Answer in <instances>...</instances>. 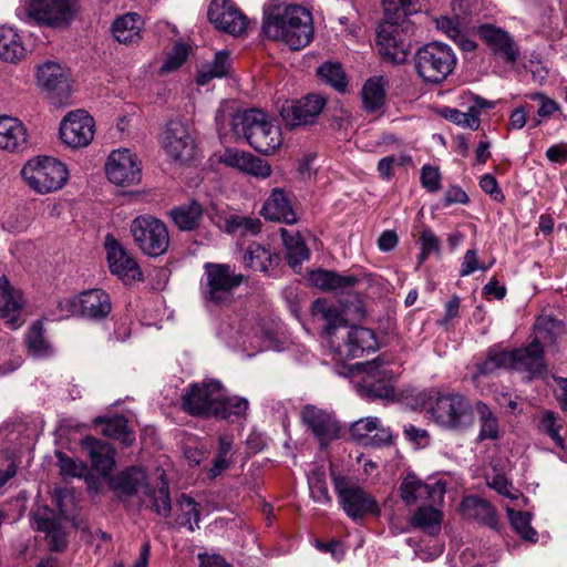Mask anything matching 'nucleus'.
<instances>
[{"label": "nucleus", "mask_w": 567, "mask_h": 567, "mask_svg": "<svg viewBox=\"0 0 567 567\" xmlns=\"http://www.w3.org/2000/svg\"><path fill=\"white\" fill-rule=\"evenodd\" d=\"M313 316L324 321L323 333L334 359L341 362L374 352L379 343L374 332L364 327H348L339 311L326 300L317 299L312 303Z\"/></svg>", "instance_id": "obj_1"}, {"label": "nucleus", "mask_w": 567, "mask_h": 567, "mask_svg": "<svg viewBox=\"0 0 567 567\" xmlns=\"http://www.w3.org/2000/svg\"><path fill=\"white\" fill-rule=\"evenodd\" d=\"M215 121L220 134L226 132V123L229 121L234 135L244 137L260 153H274L281 145L279 126L261 110L235 112L231 105L225 103L217 110Z\"/></svg>", "instance_id": "obj_2"}, {"label": "nucleus", "mask_w": 567, "mask_h": 567, "mask_svg": "<svg viewBox=\"0 0 567 567\" xmlns=\"http://www.w3.org/2000/svg\"><path fill=\"white\" fill-rule=\"evenodd\" d=\"M422 0H383L384 22L379 25L380 54L389 62H405L410 51L412 25L406 17L421 10Z\"/></svg>", "instance_id": "obj_3"}, {"label": "nucleus", "mask_w": 567, "mask_h": 567, "mask_svg": "<svg viewBox=\"0 0 567 567\" xmlns=\"http://www.w3.org/2000/svg\"><path fill=\"white\" fill-rule=\"evenodd\" d=\"M262 31L271 40L301 50L313 38L311 13L299 4L270 3L264 10Z\"/></svg>", "instance_id": "obj_4"}, {"label": "nucleus", "mask_w": 567, "mask_h": 567, "mask_svg": "<svg viewBox=\"0 0 567 567\" xmlns=\"http://www.w3.org/2000/svg\"><path fill=\"white\" fill-rule=\"evenodd\" d=\"M545 340H534L527 347L515 351L491 349L484 362L478 364L477 374H488L499 368L513 369L526 374L527 380L542 374L545 369L543 344Z\"/></svg>", "instance_id": "obj_5"}, {"label": "nucleus", "mask_w": 567, "mask_h": 567, "mask_svg": "<svg viewBox=\"0 0 567 567\" xmlns=\"http://www.w3.org/2000/svg\"><path fill=\"white\" fill-rule=\"evenodd\" d=\"M423 405L433 422L446 430H464L474 420L472 405L461 393L431 391Z\"/></svg>", "instance_id": "obj_6"}, {"label": "nucleus", "mask_w": 567, "mask_h": 567, "mask_svg": "<svg viewBox=\"0 0 567 567\" xmlns=\"http://www.w3.org/2000/svg\"><path fill=\"white\" fill-rule=\"evenodd\" d=\"M244 281L228 264L206 262L200 281V296L206 305L227 306L234 300L235 290Z\"/></svg>", "instance_id": "obj_7"}, {"label": "nucleus", "mask_w": 567, "mask_h": 567, "mask_svg": "<svg viewBox=\"0 0 567 567\" xmlns=\"http://www.w3.org/2000/svg\"><path fill=\"white\" fill-rule=\"evenodd\" d=\"M21 175L32 190L42 195L61 189L69 178L66 166L50 156L31 158L23 166Z\"/></svg>", "instance_id": "obj_8"}, {"label": "nucleus", "mask_w": 567, "mask_h": 567, "mask_svg": "<svg viewBox=\"0 0 567 567\" xmlns=\"http://www.w3.org/2000/svg\"><path fill=\"white\" fill-rule=\"evenodd\" d=\"M417 74L430 83L445 80L456 65L452 49L441 42H431L419 49L414 56Z\"/></svg>", "instance_id": "obj_9"}, {"label": "nucleus", "mask_w": 567, "mask_h": 567, "mask_svg": "<svg viewBox=\"0 0 567 567\" xmlns=\"http://www.w3.org/2000/svg\"><path fill=\"white\" fill-rule=\"evenodd\" d=\"M333 483L339 505L349 518L358 520L368 515H380L375 498L359 484L343 476H333Z\"/></svg>", "instance_id": "obj_10"}, {"label": "nucleus", "mask_w": 567, "mask_h": 567, "mask_svg": "<svg viewBox=\"0 0 567 567\" xmlns=\"http://www.w3.org/2000/svg\"><path fill=\"white\" fill-rule=\"evenodd\" d=\"M130 231L140 250L150 257L164 255L169 247V233L164 221L150 216H138L132 223Z\"/></svg>", "instance_id": "obj_11"}, {"label": "nucleus", "mask_w": 567, "mask_h": 567, "mask_svg": "<svg viewBox=\"0 0 567 567\" xmlns=\"http://www.w3.org/2000/svg\"><path fill=\"white\" fill-rule=\"evenodd\" d=\"M80 10L79 0H28L25 13L39 25L61 29L68 28Z\"/></svg>", "instance_id": "obj_12"}, {"label": "nucleus", "mask_w": 567, "mask_h": 567, "mask_svg": "<svg viewBox=\"0 0 567 567\" xmlns=\"http://www.w3.org/2000/svg\"><path fill=\"white\" fill-rule=\"evenodd\" d=\"M59 308L66 316L102 320L110 315L112 302L110 296L104 290L90 289L74 297L61 300Z\"/></svg>", "instance_id": "obj_13"}, {"label": "nucleus", "mask_w": 567, "mask_h": 567, "mask_svg": "<svg viewBox=\"0 0 567 567\" xmlns=\"http://www.w3.org/2000/svg\"><path fill=\"white\" fill-rule=\"evenodd\" d=\"M220 389L219 381L189 384L182 394V410L196 417L213 416L217 400L220 398Z\"/></svg>", "instance_id": "obj_14"}, {"label": "nucleus", "mask_w": 567, "mask_h": 567, "mask_svg": "<svg viewBox=\"0 0 567 567\" xmlns=\"http://www.w3.org/2000/svg\"><path fill=\"white\" fill-rule=\"evenodd\" d=\"M378 362L379 360H374L357 364L358 369L364 372L358 383V391L368 399H392L394 396L392 372Z\"/></svg>", "instance_id": "obj_15"}, {"label": "nucleus", "mask_w": 567, "mask_h": 567, "mask_svg": "<svg viewBox=\"0 0 567 567\" xmlns=\"http://www.w3.org/2000/svg\"><path fill=\"white\" fill-rule=\"evenodd\" d=\"M109 181L117 186H132L141 182L142 169L136 154L127 148L113 151L106 161Z\"/></svg>", "instance_id": "obj_16"}, {"label": "nucleus", "mask_w": 567, "mask_h": 567, "mask_svg": "<svg viewBox=\"0 0 567 567\" xmlns=\"http://www.w3.org/2000/svg\"><path fill=\"white\" fill-rule=\"evenodd\" d=\"M327 100L319 94H308L296 101H287L280 115L289 127L313 124L326 106Z\"/></svg>", "instance_id": "obj_17"}, {"label": "nucleus", "mask_w": 567, "mask_h": 567, "mask_svg": "<svg viewBox=\"0 0 567 567\" xmlns=\"http://www.w3.org/2000/svg\"><path fill=\"white\" fill-rule=\"evenodd\" d=\"M94 136V120L83 110L70 112L60 124L62 142L72 147H84Z\"/></svg>", "instance_id": "obj_18"}, {"label": "nucleus", "mask_w": 567, "mask_h": 567, "mask_svg": "<svg viewBox=\"0 0 567 567\" xmlns=\"http://www.w3.org/2000/svg\"><path fill=\"white\" fill-rule=\"evenodd\" d=\"M163 148L175 162H187L194 157L195 143L188 126L181 121L167 123L163 133Z\"/></svg>", "instance_id": "obj_19"}, {"label": "nucleus", "mask_w": 567, "mask_h": 567, "mask_svg": "<svg viewBox=\"0 0 567 567\" xmlns=\"http://www.w3.org/2000/svg\"><path fill=\"white\" fill-rule=\"evenodd\" d=\"M105 249L110 270L126 284L143 280V272L136 260L127 254L121 244L112 236L105 238Z\"/></svg>", "instance_id": "obj_20"}, {"label": "nucleus", "mask_w": 567, "mask_h": 567, "mask_svg": "<svg viewBox=\"0 0 567 567\" xmlns=\"http://www.w3.org/2000/svg\"><path fill=\"white\" fill-rule=\"evenodd\" d=\"M444 494L445 484L442 481L426 484L413 474L406 475L400 485L401 498L408 505L425 501L431 504H439L443 502Z\"/></svg>", "instance_id": "obj_21"}, {"label": "nucleus", "mask_w": 567, "mask_h": 567, "mask_svg": "<svg viewBox=\"0 0 567 567\" xmlns=\"http://www.w3.org/2000/svg\"><path fill=\"white\" fill-rule=\"evenodd\" d=\"M302 423L322 445L339 437L340 424L328 411L315 405H306L301 411Z\"/></svg>", "instance_id": "obj_22"}, {"label": "nucleus", "mask_w": 567, "mask_h": 567, "mask_svg": "<svg viewBox=\"0 0 567 567\" xmlns=\"http://www.w3.org/2000/svg\"><path fill=\"white\" fill-rule=\"evenodd\" d=\"M208 19L219 30L239 35L247 28L246 17L229 0H214L208 8Z\"/></svg>", "instance_id": "obj_23"}, {"label": "nucleus", "mask_w": 567, "mask_h": 567, "mask_svg": "<svg viewBox=\"0 0 567 567\" xmlns=\"http://www.w3.org/2000/svg\"><path fill=\"white\" fill-rule=\"evenodd\" d=\"M22 292L12 287L6 276L0 277V318L7 327L16 330L22 326Z\"/></svg>", "instance_id": "obj_24"}, {"label": "nucleus", "mask_w": 567, "mask_h": 567, "mask_svg": "<svg viewBox=\"0 0 567 567\" xmlns=\"http://www.w3.org/2000/svg\"><path fill=\"white\" fill-rule=\"evenodd\" d=\"M480 37L491 47L493 52L501 55L507 63H515L519 51L512 37L503 29L486 23L478 28Z\"/></svg>", "instance_id": "obj_25"}, {"label": "nucleus", "mask_w": 567, "mask_h": 567, "mask_svg": "<svg viewBox=\"0 0 567 567\" xmlns=\"http://www.w3.org/2000/svg\"><path fill=\"white\" fill-rule=\"evenodd\" d=\"M81 447L91 461L92 467L106 477L115 466V450L106 442L93 436H85Z\"/></svg>", "instance_id": "obj_26"}, {"label": "nucleus", "mask_w": 567, "mask_h": 567, "mask_svg": "<svg viewBox=\"0 0 567 567\" xmlns=\"http://www.w3.org/2000/svg\"><path fill=\"white\" fill-rule=\"evenodd\" d=\"M227 166L238 168L255 177L266 178L271 174L270 165L250 153L227 148L220 157Z\"/></svg>", "instance_id": "obj_27"}, {"label": "nucleus", "mask_w": 567, "mask_h": 567, "mask_svg": "<svg viewBox=\"0 0 567 567\" xmlns=\"http://www.w3.org/2000/svg\"><path fill=\"white\" fill-rule=\"evenodd\" d=\"M38 83L52 95L61 99L69 92L68 75L64 68L48 61L38 68Z\"/></svg>", "instance_id": "obj_28"}, {"label": "nucleus", "mask_w": 567, "mask_h": 567, "mask_svg": "<svg viewBox=\"0 0 567 567\" xmlns=\"http://www.w3.org/2000/svg\"><path fill=\"white\" fill-rule=\"evenodd\" d=\"M261 214L269 220L286 223L289 225L298 220L290 199L281 188L272 189L269 197L264 203Z\"/></svg>", "instance_id": "obj_29"}, {"label": "nucleus", "mask_w": 567, "mask_h": 567, "mask_svg": "<svg viewBox=\"0 0 567 567\" xmlns=\"http://www.w3.org/2000/svg\"><path fill=\"white\" fill-rule=\"evenodd\" d=\"M34 524L38 530L47 533L51 550L61 551L66 546V537L63 532L60 517L52 511L44 508L33 515Z\"/></svg>", "instance_id": "obj_30"}, {"label": "nucleus", "mask_w": 567, "mask_h": 567, "mask_svg": "<svg viewBox=\"0 0 567 567\" xmlns=\"http://www.w3.org/2000/svg\"><path fill=\"white\" fill-rule=\"evenodd\" d=\"M111 487L126 496H133L148 492L144 471L131 467L114 476L110 481Z\"/></svg>", "instance_id": "obj_31"}, {"label": "nucleus", "mask_w": 567, "mask_h": 567, "mask_svg": "<svg viewBox=\"0 0 567 567\" xmlns=\"http://www.w3.org/2000/svg\"><path fill=\"white\" fill-rule=\"evenodd\" d=\"M311 284L322 290L343 292L354 287L359 278L353 275H340L332 270L317 269L310 272Z\"/></svg>", "instance_id": "obj_32"}, {"label": "nucleus", "mask_w": 567, "mask_h": 567, "mask_svg": "<svg viewBox=\"0 0 567 567\" xmlns=\"http://www.w3.org/2000/svg\"><path fill=\"white\" fill-rule=\"evenodd\" d=\"M204 207L197 200H189L171 209L169 216L182 231H192L200 226Z\"/></svg>", "instance_id": "obj_33"}, {"label": "nucleus", "mask_w": 567, "mask_h": 567, "mask_svg": "<svg viewBox=\"0 0 567 567\" xmlns=\"http://www.w3.org/2000/svg\"><path fill=\"white\" fill-rule=\"evenodd\" d=\"M27 143V131L16 117L0 116V148L7 151L19 150Z\"/></svg>", "instance_id": "obj_34"}, {"label": "nucleus", "mask_w": 567, "mask_h": 567, "mask_svg": "<svg viewBox=\"0 0 567 567\" xmlns=\"http://www.w3.org/2000/svg\"><path fill=\"white\" fill-rule=\"evenodd\" d=\"M27 49L18 31L8 25L0 27V60L17 63L24 59Z\"/></svg>", "instance_id": "obj_35"}, {"label": "nucleus", "mask_w": 567, "mask_h": 567, "mask_svg": "<svg viewBox=\"0 0 567 567\" xmlns=\"http://www.w3.org/2000/svg\"><path fill=\"white\" fill-rule=\"evenodd\" d=\"M462 511L468 518L495 528L497 518L494 507L484 498L467 496L462 501Z\"/></svg>", "instance_id": "obj_36"}, {"label": "nucleus", "mask_w": 567, "mask_h": 567, "mask_svg": "<svg viewBox=\"0 0 567 567\" xmlns=\"http://www.w3.org/2000/svg\"><path fill=\"white\" fill-rule=\"evenodd\" d=\"M142 18L130 12L117 18L112 27L114 38L125 44L135 43L141 39Z\"/></svg>", "instance_id": "obj_37"}, {"label": "nucleus", "mask_w": 567, "mask_h": 567, "mask_svg": "<svg viewBox=\"0 0 567 567\" xmlns=\"http://www.w3.org/2000/svg\"><path fill=\"white\" fill-rule=\"evenodd\" d=\"M56 458L60 474L64 478L84 477L89 489L93 493L99 492V486L95 478L92 475H86L87 466L84 462L72 458L62 452L56 453Z\"/></svg>", "instance_id": "obj_38"}, {"label": "nucleus", "mask_w": 567, "mask_h": 567, "mask_svg": "<svg viewBox=\"0 0 567 567\" xmlns=\"http://www.w3.org/2000/svg\"><path fill=\"white\" fill-rule=\"evenodd\" d=\"M243 260L247 268L254 271L267 272L271 266L278 264L279 257L270 252L265 246L252 243L246 249Z\"/></svg>", "instance_id": "obj_39"}, {"label": "nucleus", "mask_w": 567, "mask_h": 567, "mask_svg": "<svg viewBox=\"0 0 567 567\" xmlns=\"http://www.w3.org/2000/svg\"><path fill=\"white\" fill-rule=\"evenodd\" d=\"M281 238L286 248V259L293 269L301 266L310 257V251L298 233L281 229Z\"/></svg>", "instance_id": "obj_40"}, {"label": "nucleus", "mask_w": 567, "mask_h": 567, "mask_svg": "<svg viewBox=\"0 0 567 567\" xmlns=\"http://www.w3.org/2000/svg\"><path fill=\"white\" fill-rule=\"evenodd\" d=\"M217 406L214 409V417L226 420L230 416L241 417L246 414L249 403L246 399L239 396H228L224 386L220 389V398H218Z\"/></svg>", "instance_id": "obj_41"}, {"label": "nucleus", "mask_w": 567, "mask_h": 567, "mask_svg": "<svg viewBox=\"0 0 567 567\" xmlns=\"http://www.w3.org/2000/svg\"><path fill=\"white\" fill-rule=\"evenodd\" d=\"M262 223L259 218L231 214L224 218V225L219 226L228 235H257L261 230Z\"/></svg>", "instance_id": "obj_42"}, {"label": "nucleus", "mask_w": 567, "mask_h": 567, "mask_svg": "<svg viewBox=\"0 0 567 567\" xmlns=\"http://www.w3.org/2000/svg\"><path fill=\"white\" fill-rule=\"evenodd\" d=\"M143 494L147 495L151 499V508L159 516L165 518L171 516L172 513V503L169 497V487L168 483L165 480V474L162 473L158 477V482L155 488H150L148 492H144Z\"/></svg>", "instance_id": "obj_43"}, {"label": "nucleus", "mask_w": 567, "mask_h": 567, "mask_svg": "<svg viewBox=\"0 0 567 567\" xmlns=\"http://www.w3.org/2000/svg\"><path fill=\"white\" fill-rule=\"evenodd\" d=\"M476 413L478 415L480 433L478 441L496 440L499 434V422L497 415L484 402L476 403Z\"/></svg>", "instance_id": "obj_44"}, {"label": "nucleus", "mask_w": 567, "mask_h": 567, "mask_svg": "<svg viewBox=\"0 0 567 567\" xmlns=\"http://www.w3.org/2000/svg\"><path fill=\"white\" fill-rule=\"evenodd\" d=\"M178 508L181 514L175 520L178 527L187 526L190 532L199 527L200 505L193 497L182 494L178 499Z\"/></svg>", "instance_id": "obj_45"}, {"label": "nucleus", "mask_w": 567, "mask_h": 567, "mask_svg": "<svg viewBox=\"0 0 567 567\" xmlns=\"http://www.w3.org/2000/svg\"><path fill=\"white\" fill-rule=\"evenodd\" d=\"M361 97L367 112H377L383 105L385 99L382 79H369L362 87Z\"/></svg>", "instance_id": "obj_46"}, {"label": "nucleus", "mask_w": 567, "mask_h": 567, "mask_svg": "<svg viewBox=\"0 0 567 567\" xmlns=\"http://www.w3.org/2000/svg\"><path fill=\"white\" fill-rule=\"evenodd\" d=\"M25 343L28 352L32 357L45 358L52 354L51 344L44 338L43 324L41 321H35L29 328L25 336Z\"/></svg>", "instance_id": "obj_47"}, {"label": "nucleus", "mask_w": 567, "mask_h": 567, "mask_svg": "<svg viewBox=\"0 0 567 567\" xmlns=\"http://www.w3.org/2000/svg\"><path fill=\"white\" fill-rule=\"evenodd\" d=\"M442 513L431 506H421L411 518V524L430 535L439 534L441 529Z\"/></svg>", "instance_id": "obj_48"}, {"label": "nucleus", "mask_w": 567, "mask_h": 567, "mask_svg": "<svg viewBox=\"0 0 567 567\" xmlns=\"http://www.w3.org/2000/svg\"><path fill=\"white\" fill-rule=\"evenodd\" d=\"M229 65V53L227 51L216 52L214 60L210 63L203 65L199 70L197 83L199 85H205L215 78H223L227 75Z\"/></svg>", "instance_id": "obj_49"}, {"label": "nucleus", "mask_w": 567, "mask_h": 567, "mask_svg": "<svg viewBox=\"0 0 567 567\" xmlns=\"http://www.w3.org/2000/svg\"><path fill=\"white\" fill-rule=\"evenodd\" d=\"M563 429V421L555 412L546 410L539 413L538 430L548 435L558 447H564V439L560 435Z\"/></svg>", "instance_id": "obj_50"}, {"label": "nucleus", "mask_w": 567, "mask_h": 567, "mask_svg": "<svg viewBox=\"0 0 567 567\" xmlns=\"http://www.w3.org/2000/svg\"><path fill=\"white\" fill-rule=\"evenodd\" d=\"M102 433L125 445H131L135 440L133 432L128 429L127 420L123 415L106 420Z\"/></svg>", "instance_id": "obj_51"}, {"label": "nucleus", "mask_w": 567, "mask_h": 567, "mask_svg": "<svg viewBox=\"0 0 567 567\" xmlns=\"http://www.w3.org/2000/svg\"><path fill=\"white\" fill-rule=\"evenodd\" d=\"M233 439L228 435H221L218 440L217 455L213 466L208 470L209 478L214 480L227 470L231 463Z\"/></svg>", "instance_id": "obj_52"}, {"label": "nucleus", "mask_w": 567, "mask_h": 567, "mask_svg": "<svg viewBox=\"0 0 567 567\" xmlns=\"http://www.w3.org/2000/svg\"><path fill=\"white\" fill-rule=\"evenodd\" d=\"M308 485L311 498L319 504H331L324 473L313 470L308 474Z\"/></svg>", "instance_id": "obj_53"}, {"label": "nucleus", "mask_w": 567, "mask_h": 567, "mask_svg": "<svg viewBox=\"0 0 567 567\" xmlns=\"http://www.w3.org/2000/svg\"><path fill=\"white\" fill-rule=\"evenodd\" d=\"M317 74L339 92L347 89V79L339 63H323L317 70Z\"/></svg>", "instance_id": "obj_54"}, {"label": "nucleus", "mask_w": 567, "mask_h": 567, "mask_svg": "<svg viewBox=\"0 0 567 567\" xmlns=\"http://www.w3.org/2000/svg\"><path fill=\"white\" fill-rule=\"evenodd\" d=\"M462 0L453 1V17H442L436 20L437 28L453 40H456L461 35L462 29L465 24L464 18L461 17L456 9V6L460 9L462 8Z\"/></svg>", "instance_id": "obj_55"}, {"label": "nucleus", "mask_w": 567, "mask_h": 567, "mask_svg": "<svg viewBox=\"0 0 567 567\" xmlns=\"http://www.w3.org/2000/svg\"><path fill=\"white\" fill-rule=\"evenodd\" d=\"M445 117L456 125L476 131L481 125L480 111L476 107H468L466 112L457 109H446Z\"/></svg>", "instance_id": "obj_56"}, {"label": "nucleus", "mask_w": 567, "mask_h": 567, "mask_svg": "<svg viewBox=\"0 0 567 567\" xmlns=\"http://www.w3.org/2000/svg\"><path fill=\"white\" fill-rule=\"evenodd\" d=\"M509 519L520 537L530 543L537 542V532L530 526L532 516L527 512L509 511Z\"/></svg>", "instance_id": "obj_57"}, {"label": "nucleus", "mask_w": 567, "mask_h": 567, "mask_svg": "<svg viewBox=\"0 0 567 567\" xmlns=\"http://www.w3.org/2000/svg\"><path fill=\"white\" fill-rule=\"evenodd\" d=\"M421 254L420 261L425 260L431 254H439L441 241L439 237L427 227H424L420 235Z\"/></svg>", "instance_id": "obj_58"}, {"label": "nucleus", "mask_w": 567, "mask_h": 567, "mask_svg": "<svg viewBox=\"0 0 567 567\" xmlns=\"http://www.w3.org/2000/svg\"><path fill=\"white\" fill-rule=\"evenodd\" d=\"M379 420L375 416L360 419L351 424L350 432L357 439L369 437L370 434L379 426Z\"/></svg>", "instance_id": "obj_59"}, {"label": "nucleus", "mask_w": 567, "mask_h": 567, "mask_svg": "<svg viewBox=\"0 0 567 567\" xmlns=\"http://www.w3.org/2000/svg\"><path fill=\"white\" fill-rule=\"evenodd\" d=\"M421 184L431 193L439 192L441 189V174L439 168L424 165L421 169Z\"/></svg>", "instance_id": "obj_60"}, {"label": "nucleus", "mask_w": 567, "mask_h": 567, "mask_svg": "<svg viewBox=\"0 0 567 567\" xmlns=\"http://www.w3.org/2000/svg\"><path fill=\"white\" fill-rule=\"evenodd\" d=\"M187 49L183 44H178L173 49V52L167 56L161 66V72L168 73L177 70L186 61Z\"/></svg>", "instance_id": "obj_61"}, {"label": "nucleus", "mask_w": 567, "mask_h": 567, "mask_svg": "<svg viewBox=\"0 0 567 567\" xmlns=\"http://www.w3.org/2000/svg\"><path fill=\"white\" fill-rule=\"evenodd\" d=\"M526 97L539 102L537 115L542 118L549 117L559 110L558 103L542 92L529 93Z\"/></svg>", "instance_id": "obj_62"}, {"label": "nucleus", "mask_w": 567, "mask_h": 567, "mask_svg": "<svg viewBox=\"0 0 567 567\" xmlns=\"http://www.w3.org/2000/svg\"><path fill=\"white\" fill-rule=\"evenodd\" d=\"M480 187L497 203H502L505 199L495 176L492 174H485L481 177Z\"/></svg>", "instance_id": "obj_63"}, {"label": "nucleus", "mask_w": 567, "mask_h": 567, "mask_svg": "<svg viewBox=\"0 0 567 567\" xmlns=\"http://www.w3.org/2000/svg\"><path fill=\"white\" fill-rule=\"evenodd\" d=\"M315 546L322 553L331 554V556L337 560H340L344 555L342 544L336 539H331L327 543L316 539Z\"/></svg>", "instance_id": "obj_64"}]
</instances>
